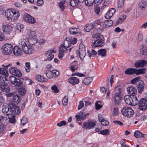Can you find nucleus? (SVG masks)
Segmentation results:
<instances>
[{
    "label": "nucleus",
    "mask_w": 147,
    "mask_h": 147,
    "mask_svg": "<svg viewBox=\"0 0 147 147\" xmlns=\"http://www.w3.org/2000/svg\"><path fill=\"white\" fill-rule=\"evenodd\" d=\"M19 93L22 95H24L26 92V90L24 87H20L18 89Z\"/></svg>",
    "instance_id": "nucleus-48"
},
{
    "label": "nucleus",
    "mask_w": 147,
    "mask_h": 147,
    "mask_svg": "<svg viewBox=\"0 0 147 147\" xmlns=\"http://www.w3.org/2000/svg\"><path fill=\"white\" fill-rule=\"evenodd\" d=\"M0 75L1 77H2L3 79V81L4 80L3 77H2L3 76V77H5L6 80V77H8L9 74L7 70L3 68H0Z\"/></svg>",
    "instance_id": "nucleus-23"
},
{
    "label": "nucleus",
    "mask_w": 147,
    "mask_h": 147,
    "mask_svg": "<svg viewBox=\"0 0 147 147\" xmlns=\"http://www.w3.org/2000/svg\"><path fill=\"white\" fill-rule=\"evenodd\" d=\"M12 101L18 104L20 102L21 99L19 96L18 95L16 94L13 96Z\"/></svg>",
    "instance_id": "nucleus-33"
},
{
    "label": "nucleus",
    "mask_w": 147,
    "mask_h": 147,
    "mask_svg": "<svg viewBox=\"0 0 147 147\" xmlns=\"http://www.w3.org/2000/svg\"><path fill=\"white\" fill-rule=\"evenodd\" d=\"M106 51L105 49H100L98 51V55L101 57H105L106 55Z\"/></svg>",
    "instance_id": "nucleus-35"
},
{
    "label": "nucleus",
    "mask_w": 147,
    "mask_h": 147,
    "mask_svg": "<svg viewBox=\"0 0 147 147\" xmlns=\"http://www.w3.org/2000/svg\"><path fill=\"white\" fill-rule=\"evenodd\" d=\"M98 119L99 121L103 125H107L109 124L108 121L104 119L101 115H98Z\"/></svg>",
    "instance_id": "nucleus-30"
},
{
    "label": "nucleus",
    "mask_w": 147,
    "mask_h": 147,
    "mask_svg": "<svg viewBox=\"0 0 147 147\" xmlns=\"http://www.w3.org/2000/svg\"><path fill=\"white\" fill-rule=\"evenodd\" d=\"M121 112L122 115L128 118L132 117L134 114V111L132 109L128 107L123 108L122 109Z\"/></svg>",
    "instance_id": "nucleus-5"
},
{
    "label": "nucleus",
    "mask_w": 147,
    "mask_h": 147,
    "mask_svg": "<svg viewBox=\"0 0 147 147\" xmlns=\"http://www.w3.org/2000/svg\"><path fill=\"white\" fill-rule=\"evenodd\" d=\"M2 29L4 34H9L13 31V27L8 24H4L2 27Z\"/></svg>",
    "instance_id": "nucleus-13"
},
{
    "label": "nucleus",
    "mask_w": 147,
    "mask_h": 147,
    "mask_svg": "<svg viewBox=\"0 0 147 147\" xmlns=\"http://www.w3.org/2000/svg\"><path fill=\"white\" fill-rule=\"evenodd\" d=\"M27 40L28 42L32 45L35 44L38 42L36 37L34 38L30 37V38H28Z\"/></svg>",
    "instance_id": "nucleus-34"
},
{
    "label": "nucleus",
    "mask_w": 147,
    "mask_h": 147,
    "mask_svg": "<svg viewBox=\"0 0 147 147\" xmlns=\"http://www.w3.org/2000/svg\"><path fill=\"white\" fill-rule=\"evenodd\" d=\"M137 86L138 92L140 93H141L143 92L144 88V84L143 82L142 81H141L138 84Z\"/></svg>",
    "instance_id": "nucleus-29"
},
{
    "label": "nucleus",
    "mask_w": 147,
    "mask_h": 147,
    "mask_svg": "<svg viewBox=\"0 0 147 147\" xmlns=\"http://www.w3.org/2000/svg\"><path fill=\"white\" fill-rule=\"evenodd\" d=\"M9 122L11 123H14L16 122L15 116L14 115H13L11 117L9 118Z\"/></svg>",
    "instance_id": "nucleus-58"
},
{
    "label": "nucleus",
    "mask_w": 147,
    "mask_h": 147,
    "mask_svg": "<svg viewBox=\"0 0 147 147\" xmlns=\"http://www.w3.org/2000/svg\"><path fill=\"white\" fill-rule=\"evenodd\" d=\"M140 54L142 55H145L147 53V48L146 45L142 44L140 47Z\"/></svg>",
    "instance_id": "nucleus-21"
},
{
    "label": "nucleus",
    "mask_w": 147,
    "mask_h": 147,
    "mask_svg": "<svg viewBox=\"0 0 147 147\" xmlns=\"http://www.w3.org/2000/svg\"><path fill=\"white\" fill-rule=\"evenodd\" d=\"M69 83L72 85H75L79 83V80L78 78L76 77H71L68 79Z\"/></svg>",
    "instance_id": "nucleus-25"
},
{
    "label": "nucleus",
    "mask_w": 147,
    "mask_h": 147,
    "mask_svg": "<svg viewBox=\"0 0 147 147\" xmlns=\"http://www.w3.org/2000/svg\"><path fill=\"white\" fill-rule=\"evenodd\" d=\"M115 12V9L114 8L110 9L105 15V16L106 19H109L111 18Z\"/></svg>",
    "instance_id": "nucleus-22"
},
{
    "label": "nucleus",
    "mask_w": 147,
    "mask_h": 147,
    "mask_svg": "<svg viewBox=\"0 0 147 147\" xmlns=\"http://www.w3.org/2000/svg\"><path fill=\"white\" fill-rule=\"evenodd\" d=\"M135 69L129 68L125 70V73L126 74H135Z\"/></svg>",
    "instance_id": "nucleus-38"
},
{
    "label": "nucleus",
    "mask_w": 147,
    "mask_h": 147,
    "mask_svg": "<svg viewBox=\"0 0 147 147\" xmlns=\"http://www.w3.org/2000/svg\"><path fill=\"white\" fill-rule=\"evenodd\" d=\"M45 74L47 77L49 78H51L53 77L52 72V71H46Z\"/></svg>",
    "instance_id": "nucleus-50"
},
{
    "label": "nucleus",
    "mask_w": 147,
    "mask_h": 147,
    "mask_svg": "<svg viewBox=\"0 0 147 147\" xmlns=\"http://www.w3.org/2000/svg\"><path fill=\"white\" fill-rule=\"evenodd\" d=\"M19 44L22 45V49L24 53L30 54L34 52V47L31 45L28 44L26 39H21L20 41Z\"/></svg>",
    "instance_id": "nucleus-1"
},
{
    "label": "nucleus",
    "mask_w": 147,
    "mask_h": 147,
    "mask_svg": "<svg viewBox=\"0 0 147 147\" xmlns=\"http://www.w3.org/2000/svg\"><path fill=\"white\" fill-rule=\"evenodd\" d=\"M64 46L69 48L71 45V40L70 38H66L65 40L64 41L63 44H62Z\"/></svg>",
    "instance_id": "nucleus-28"
},
{
    "label": "nucleus",
    "mask_w": 147,
    "mask_h": 147,
    "mask_svg": "<svg viewBox=\"0 0 147 147\" xmlns=\"http://www.w3.org/2000/svg\"><path fill=\"white\" fill-rule=\"evenodd\" d=\"M147 65V61L145 60H141L137 61L135 63V66L136 67H143Z\"/></svg>",
    "instance_id": "nucleus-20"
},
{
    "label": "nucleus",
    "mask_w": 147,
    "mask_h": 147,
    "mask_svg": "<svg viewBox=\"0 0 147 147\" xmlns=\"http://www.w3.org/2000/svg\"><path fill=\"white\" fill-rule=\"evenodd\" d=\"M77 53H79V56L81 60L83 59L86 55L85 46L82 44H80L79 45V49L76 51Z\"/></svg>",
    "instance_id": "nucleus-7"
},
{
    "label": "nucleus",
    "mask_w": 147,
    "mask_h": 147,
    "mask_svg": "<svg viewBox=\"0 0 147 147\" xmlns=\"http://www.w3.org/2000/svg\"><path fill=\"white\" fill-rule=\"evenodd\" d=\"M24 26L23 24H19L16 26V28L20 32L22 31L23 30Z\"/></svg>",
    "instance_id": "nucleus-51"
},
{
    "label": "nucleus",
    "mask_w": 147,
    "mask_h": 147,
    "mask_svg": "<svg viewBox=\"0 0 147 147\" xmlns=\"http://www.w3.org/2000/svg\"><path fill=\"white\" fill-rule=\"evenodd\" d=\"M105 21L107 28L111 26L113 23V21L111 20H106Z\"/></svg>",
    "instance_id": "nucleus-49"
},
{
    "label": "nucleus",
    "mask_w": 147,
    "mask_h": 147,
    "mask_svg": "<svg viewBox=\"0 0 147 147\" xmlns=\"http://www.w3.org/2000/svg\"><path fill=\"white\" fill-rule=\"evenodd\" d=\"M67 47L64 46L63 45H61L59 47V50L61 52H67Z\"/></svg>",
    "instance_id": "nucleus-47"
},
{
    "label": "nucleus",
    "mask_w": 147,
    "mask_h": 147,
    "mask_svg": "<svg viewBox=\"0 0 147 147\" xmlns=\"http://www.w3.org/2000/svg\"><path fill=\"white\" fill-rule=\"evenodd\" d=\"M104 45V40L103 39L101 38L97 39L92 44V46L93 48H95L97 47H101Z\"/></svg>",
    "instance_id": "nucleus-10"
},
{
    "label": "nucleus",
    "mask_w": 147,
    "mask_h": 147,
    "mask_svg": "<svg viewBox=\"0 0 147 147\" xmlns=\"http://www.w3.org/2000/svg\"><path fill=\"white\" fill-rule=\"evenodd\" d=\"M127 91L128 93L131 96H135L137 93V90L135 87L130 86H128L127 88Z\"/></svg>",
    "instance_id": "nucleus-16"
},
{
    "label": "nucleus",
    "mask_w": 147,
    "mask_h": 147,
    "mask_svg": "<svg viewBox=\"0 0 147 147\" xmlns=\"http://www.w3.org/2000/svg\"><path fill=\"white\" fill-rule=\"evenodd\" d=\"M56 53V51L54 49H49L46 51L45 53V55L48 57L47 58V60L49 61L52 60L54 57V55L52 54Z\"/></svg>",
    "instance_id": "nucleus-15"
},
{
    "label": "nucleus",
    "mask_w": 147,
    "mask_h": 147,
    "mask_svg": "<svg viewBox=\"0 0 147 147\" xmlns=\"http://www.w3.org/2000/svg\"><path fill=\"white\" fill-rule=\"evenodd\" d=\"M126 18V16L123 15L121 16L120 18L118 19L117 22L118 24H120Z\"/></svg>",
    "instance_id": "nucleus-46"
},
{
    "label": "nucleus",
    "mask_w": 147,
    "mask_h": 147,
    "mask_svg": "<svg viewBox=\"0 0 147 147\" xmlns=\"http://www.w3.org/2000/svg\"><path fill=\"white\" fill-rule=\"evenodd\" d=\"M11 107L8 104L5 103L2 107V111L4 115L8 116L11 115Z\"/></svg>",
    "instance_id": "nucleus-9"
},
{
    "label": "nucleus",
    "mask_w": 147,
    "mask_h": 147,
    "mask_svg": "<svg viewBox=\"0 0 147 147\" xmlns=\"http://www.w3.org/2000/svg\"><path fill=\"white\" fill-rule=\"evenodd\" d=\"M119 109L117 107H115L113 108V111L112 115L113 116H117L119 114Z\"/></svg>",
    "instance_id": "nucleus-45"
},
{
    "label": "nucleus",
    "mask_w": 147,
    "mask_h": 147,
    "mask_svg": "<svg viewBox=\"0 0 147 147\" xmlns=\"http://www.w3.org/2000/svg\"><path fill=\"white\" fill-rule=\"evenodd\" d=\"M52 74L53 75V76L57 77L59 74V72L57 70H54L52 71Z\"/></svg>",
    "instance_id": "nucleus-62"
},
{
    "label": "nucleus",
    "mask_w": 147,
    "mask_h": 147,
    "mask_svg": "<svg viewBox=\"0 0 147 147\" xmlns=\"http://www.w3.org/2000/svg\"><path fill=\"white\" fill-rule=\"evenodd\" d=\"M68 101V97L67 96H65L63 99L62 103L63 105L65 106L67 104Z\"/></svg>",
    "instance_id": "nucleus-52"
},
{
    "label": "nucleus",
    "mask_w": 147,
    "mask_h": 147,
    "mask_svg": "<svg viewBox=\"0 0 147 147\" xmlns=\"http://www.w3.org/2000/svg\"><path fill=\"white\" fill-rule=\"evenodd\" d=\"M13 53L16 56H21L22 55V51L20 48L18 46H15L13 50Z\"/></svg>",
    "instance_id": "nucleus-24"
},
{
    "label": "nucleus",
    "mask_w": 147,
    "mask_h": 147,
    "mask_svg": "<svg viewBox=\"0 0 147 147\" xmlns=\"http://www.w3.org/2000/svg\"><path fill=\"white\" fill-rule=\"evenodd\" d=\"M93 28V26L92 24H90L86 25L84 28L85 30L87 32H89Z\"/></svg>",
    "instance_id": "nucleus-41"
},
{
    "label": "nucleus",
    "mask_w": 147,
    "mask_h": 147,
    "mask_svg": "<svg viewBox=\"0 0 147 147\" xmlns=\"http://www.w3.org/2000/svg\"><path fill=\"white\" fill-rule=\"evenodd\" d=\"M139 108L140 110L144 111L147 109V100L144 98H142L139 101Z\"/></svg>",
    "instance_id": "nucleus-11"
},
{
    "label": "nucleus",
    "mask_w": 147,
    "mask_h": 147,
    "mask_svg": "<svg viewBox=\"0 0 147 147\" xmlns=\"http://www.w3.org/2000/svg\"><path fill=\"white\" fill-rule=\"evenodd\" d=\"M85 112H81L79 113L78 115H77L76 116V118L77 123H79L81 121V119L82 120L86 118Z\"/></svg>",
    "instance_id": "nucleus-18"
},
{
    "label": "nucleus",
    "mask_w": 147,
    "mask_h": 147,
    "mask_svg": "<svg viewBox=\"0 0 147 147\" xmlns=\"http://www.w3.org/2000/svg\"><path fill=\"white\" fill-rule=\"evenodd\" d=\"M79 2V0H70L69 1V4L71 6H76Z\"/></svg>",
    "instance_id": "nucleus-39"
},
{
    "label": "nucleus",
    "mask_w": 147,
    "mask_h": 147,
    "mask_svg": "<svg viewBox=\"0 0 147 147\" xmlns=\"http://www.w3.org/2000/svg\"><path fill=\"white\" fill-rule=\"evenodd\" d=\"M66 124V122L65 121H62L57 124V125L59 127H62L63 126H65Z\"/></svg>",
    "instance_id": "nucleus-56"
},
{
    "label": "nucleus",
    "mask_w": 147,
    "mask_h": 147,
    "mask_svg": "<svg viewBox=\"0 0 147 147\" xmlns=\"http://www.w3.org/2000/svg\"><path fill=\"white\" fill-rule=\"evenodd\" d=\"M65 2V0H63L60 1L59 4V7L62 11H63L66 7Z\"/></svg>",
    "instance_id": "nucleus-40"
},
{
    "label": "nucleus",
    "mask_w": 147,
    "mask_h": 147,
    "mask_svg": "<svg viewBox=\"0 0 147 147\" xmlns=\"http://www.w3.org/2000/svg\"><path fill=\"white\" fill-rule=\"evenodd\" d=\"M96 124V122L94 121H89L84 122L82 127L84 128L89 129L94 128Z\"/></svg>",
    "instance_id": "nucleus-8"
},
{
    "label": "nucleus",
    "mask_w": 147,
    "mask_h": 147,
    "mask_svg": "<svg viewBox=\"0 0 147 147\" xmlns=\"http://www.w3.org/2000/svg\"><path fill=\"white\" fill-rule=\"evenodd\" d=\"M69 33L72 34H76L77 33H80V30L78 28H70L69 30Z\"/></svg>",
    "instance_id": "nucleus-27"
},
{
    "label": "nucleus",
    "mask_w": 147,
    "mask_h": 147,
    "mask_svg": "<svg viewBox=\"0 0 147 147\" xmlns=\"http://www.w3.org/2000/svg\"><path fill=\"white\" fill-rule=\"evenodd\" d=\"M125 0H119L118 2V7L120 8L123 7L124 4Z\"/></svg>",
    "instance_id": "nucleus-53"
},
{
    "label": "nucleus",
    "mask_w": 147,
    "mask_h": 147,
    "mask_svg": "<svg viewBox=\"0 0 147 147\" xmlns=\"http://www.w3.org/2000/svg\"><path fill=\"white\" fill-rule=\"evenodd\" d=\"M44 3L43 0H37V5L38 6H42Z\"/></svg>",
    "instance_id": "nucleus-64"
},
{
    "label": "nucleus",
    "mask_w": 147,
    "mask_h": 147,
    "mask_svg": "<svg viewBox=\"0 0 147 147\" xmlns=\"http://www.w3.org/2000/svg\"><path fill=\"white\" fill-rule=\"evenodd\" d=\"M22 83V82L19 79L16 78L13 82L12 84L16 86H19Z\"/></svg>",
    "instance_id": "nucleus-37"
},
{
    "label": "nucleus",
    "mask_w": 147,
    "mask_h": 147,
    "mask_svg": "<svg viewBox=\"0 0 147 147\" xmlns=\"http://www.w3.org/2000/svg\"><path fill=\"white\" fill-rule=\"evenodd\" d=\"M11 114L12 115H17L19 114L20 112V108L15 105H12L11 109Z\"/></svg>",
    "instance_id": "nucleus-17"
},
{
    "label": "nucleus",
    "mask_w": 147,
    "mask_h": 147,
    "mask_svg": "<svg viewBox=\"0 0 147 147\" xmlns=\"http://www.w3.org/2000/svg\"><path fill=\"white\" fill-rule=\"evenodd\" d=\"M36 78L38 81L40 82H47L48 81L47 78H45L43 76L40 75L37 76Z\"/></svg>",
    "instance_id": "nucleus-36"
},
{
    "label": "nucleus",
    "mask_w": 147,
    "mask_h": 147,
    "mask_svg": "<svg viewBox=\"0 0 147 147\" xmlns=\"http://www.w3.org/2000/svg\"><path fill=\"white\" fill-rule=\"evenodd\" d=\"M124 99L125 103L128 105L134 106L136 105L138 102L137 97L135 96H125Z\"/></svg>",
    "instance_id": "nucleus-3"
},
{
    "label": "nucleus",
    "mask_w": 147,
    "mask_h": 147,
    "mask_svg": "<svg viewBox=\"0 0 147 147\" xmlns=\"http://www.w3.org/2000/svg\"><path fill=\"white\" fill-rule=\"evenodd\" d=\"M13 46L10 44L6 43L4 44L2 47V53L5 55L10 54L12 51Z\"/></svg>",
    "instance_id": "nucleus-6"
},
{
    "label": "nucleus",
    "mask_w": 147,
    "mask_h": 147,
    "mask_svg": "<svg viewBox=\"0 0 147 147\" xmlns=\"http://www.w3.org/2000/svg\"><path fill=\"white\" fill-rule=\"evenodd\" d=\"M84 1L86 5L90 6L92 5L93 3L95 2V0H83Z\"/></svg>",
    "instance_id": "nucleus-44"
},
{
    "label": "nucleus",
    "mask_w": 147,
    "mask_h": 147,
    "mask_svg": "<svg viewBox=\"0 0 147 147\" xmlns=\"http://www.w3.org/2000/svg\"><path fill=\"white\" fill-rule=\"evenodd\" d=\"M98 103L100 104L101 101H98L95 104L96 109L97 110L99 109L102 107V105L99 104Z\"/></svg>",
    "instance_id": "nucleus-60"
},
{
    "label": "nucleus",
    "mask_w": 147,
    "mask_h": 147,
    "mask_svg": "<svg viewBox=\"0 0 147 147\" xmlns=\"http://www.w3.org/2000/svg\"><path fill=\"white\" fill-rule=\"evenodd\" d=\"M138 40L140 42H142L143 40V33L141 32H139L138 37Z\"/></svg>",
    "instance_id": "nucleus-54"
},
{
    "label": "nucleus",
    "mask_w": 147,
    "mask_h": 147,
    "mask_svg": "<svg viewBox=\"0 0 147 147\" xmlns=\"http://www.w3.org/2000/svg\"><path fill=\"white\" fill-rule=\"evenodd\" d=\"M100 133L103 135H108L109 133V131L108 129H105L101 131Z\"/></svg>",
    "instance_id": "nucleus-57"
},
{
    "label": "nucleus",
    "mask_w": 147,
    "mask_h": 147,
    "mask_svg": "<svg viewBox=\"0 0 147 147\" xmlns=\"http://www.w3.org/2000/svg\"><path fill=\"white\" fill-rule=\"evenodd\" d=\"M9 71L10 73L16 76L20 77L22 76L20 71L16 67H11L9 68Z\"/></svg>",
    "instance_id": "nucleus-14"
},
{
    "label": "nucleus",
    "mask_w": 147,
    "mask_h": 147,
    "mask_svg": "<svg viewBox=\"0 0 147 147\" xmlns=\"http://www.w3.org/2000/svg\"><path fill=\"white\" fill-rule=\"evenodd\" d=\"M134 135L136 138L139 137L145 138L146 135L144 134H143L140 131H136L134 132Z\"/></svg>",
    "instance_id": "nucleus-32"
},
{
    "label": "nucleus",
    "mask_w": 147,
    "mask_h": 147,
    "mask_svg": "<svg viewBox=\"0 0 147 147\" xmlns=\"http://www.w3.org/2000/svg\"><path fill=\"white\" fill-rule=\"evenodd\" d=\"M5 16L11 20H17L20 16L19 11L14 9H10L6 10L5 12Z\"/></svg>",
    "instance_id": "nucleus-2"
},
{
    "label": "nucleus",
    "mask_w": 147,
    "mask_h": 147,
    "mask_svg": "<svg viewBox=\"0 0 147 147\" xmlns=\"http://www.w3.org/2000/svg\"><path fill=\"white\" fill-rule=\"evenodd\" d=\"M27 122L28 121L27 118L25 117H23L21 120L22 125L24 126Z\"/></svg>",
    "instance_id": "nucleus-55"
},
{
    "label": "nucleus",
    "mask_w": 147,
    "mask_h": 147,
    "mask_svg": "<svg viewBox=\"0 0 147 147\" xmlns=\"http://www.w3.org/2000/svg\"><path fill=\"white\" fill-rule=\"evenodd\" d=\"M138 8L141 10H144L147 7V2L144 0L140 1L138 5Z\"/></svg>",
    "instance_id": "nucleus-19"
},
{
    "label": "nucleus",
    "mask_w": 147,
    "mask_h": 147,
    "mask_svg": "<svg viewBox=\"0 0 147 147\" xmlns=\"http://www.w3.org/2000/svg\"><path fill=\"white\" fill-rule=\"evenodd\" d=\"M1 92H2L6 93L9 92L10 91L9 86L7 84L2 85L1 86Z\"/></svg>",
    "instance_id": "nucleus-26"
},
{
    "label": "nucleus",
    "mask_w": 147,
    "mask_h": 147,
    "mask_svg": "<svg viewBox=\"0 0 147 147\" xmlns=\"http://www.w3.org/2000/svg\"><path fill=\"white\" fill-rule=\"evenodd\" d=\"M51 89L55 93H57L59 92L58 89L57 87L55 85L52 86L51 87Z\"/></svg>",
    "instance_id": "nucleus-61"
},
{
    "label": "nucleus",
    "mask_w": 147,
    "mask_h": 147,
    "mask_svg": "<svg viewBox=\"0 0 147 147\" xmlns=\"http://www.w3.org/2000/svg\"><path fill=\"white\" fill-rule=\"evenodd\" d=\"M135 74L139 75L144 73L146 71V69L144 68L137 69H135Z\"/></svg>",
    "instance_id": "nucleus-42"
},
{
    "label": "nucleus",
    "mask_w": 147,
    "mask_h": 147,
    "mask_svg": "<svg viewBox=\"0 0 147 147\" xmlns=\"http://www.w3.org/2000/svg\"><path fill=\"white\" fill-rule=\"evenodd\" d=\"M115 90L116 93L114 96V103L116 105H118L119 104L121 101V88L117 86L115 87Z\"/></svg>",
    "instance_id": "nucleus-4"
},
{
    "label": "nucleus",
    "mask_w": 147,
    "mask_h": 147,
    "mask_svg": "<svg viewBox=\"0 0 147 147\" xmlns=\"http://www.w3.org/2000/svg\"><path fill=\"white\" fill-rule=\"evenodd\" d=\"M92 79L90 77H87L83 80V83L86 85H88L92 82Z\"/></svg>",
    "instance_id": "nucleus-43"
},
{
    "label": "nucleus",
    "mask_w": 147,
    "mask_h": 147,
    "mask_svg": "<svg viewBox=\"0 0 147 147\" xmlns=\"http://www.w3.org/2000/svg\"><path fill=\"white\" fill-rule=\"evenodd\" d=\"M23 19L26 22L31 24H34L36 22V20L34 18L28 13H25L24 14Z\"/></svg>",
    "instance_id": "nucleus-12"
},
{
    "label": "nucleus",
    "mask_w": 147,
    "mask_h": 147,
    "mask_svg": "<svg viewBox=\"0 0 147 147\" xmlns=\"http://www.w3.org/2000/svg\"><path fill=\"white\" fill-rule=\"evenodd\" d=\"M5 130V126L2 124L0 125V134L3 133Z\"/></svg>",
    "instance_id": "nucleus-63"
},
{
    "label": "nucleus",
    "mask_w": 147,
    "mask_h": 147,
    "mask_svg": "<svg viewBox=\"0 0 147 147\" xmlns=\"http://www.w3.org/2000/svg\"><path fill=\"white\" fill-rule=\"evenodd\" d=\"M27 35L28 36V38H30V37L33 38L36 37L35 32L30 29L28 30Z\"/></svg>",
    "instance_id": "nucleus-31"
},
{
    "label": "nucleus",
    "mask_w": 147,
    "mask_h": 147,
    "mask_svg": "<svg viewBox=\"0 0 147 147\" xmlns=\"http://www.w3.org/2000/svg\"><path fill=\"white\" fill-rule=\"evenodd\" d=\"M97 54L96 51H95L94 49H92L91 50V52L89 53V57H91L92 55H96Z\"/></svg>",
    "instance_id": "nucleus-59"
}]
</instances>
